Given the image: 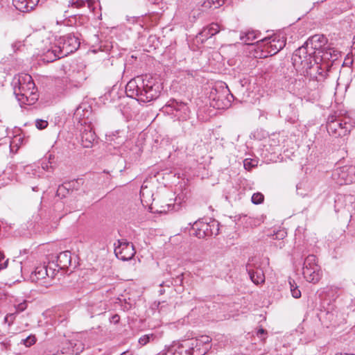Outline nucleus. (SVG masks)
<instances>
[{
	"mask_svg": "<svg viewBox=\"0 0 355 355\" xmlns=\"http://www.w3.org/2000/svg\"><path fill=\"white\" fill-rule=\"evenodd\" d=\"M246 270L252 282L258 285L265 282V275L261 268H253L250 264H248Z\"/></svg>",
	"mask_w": 355,
	"mask_h": 355,
	"instance_id": "obj_12",
	"label": "nucleus"
},
{
	"mask_svg": "<svg viewBox=\"0 0 355 355\" xmlns=\"http://www.w3.org/2000/svg\"><path fill=\"white\" fill-rule=\"evenodd\" d=\"M12 316V315H7L5 318H4V321L6 322H8V324L10 325L12 323V321H10V322H8V318H11Z\"/></svg>",
	"mask_w": 355,
	"mask_h": 355,
	"instance_id": "obj_48",
	"label": "nucleus"
},
{
	"mask_svg": "<svg viewBox=\"0 0 355 355\" xmlns=\"http://www.w3.org/2000/svg\"><path fill=\"white\" fill-rule=\"evenodd\" d=\"M89 129H85L81 134L82 146L84 148H91L96 139L95 132L88 126Z\"/></svg>",
	"mask_w": 355,
	"mask_h": 355,
	"instance_id": "obj_14",
	"label": "nucleus"
},
{
	"mask_svg": "<svg viewBox=\"0 0 355 355\" xmlns=\"http://www.w3.org/2000/svg\"><path fill=\"white\" fill-rule=\"evenodd\" d=\"M13 92L17 101L23 105H31L37 100V89L34 81L28 73L15 75L12 81Z\"/></svg>",
	"mask_w": 355,
	"mask_h": 355,
	"instance_id": "obj_3",
	"label": "nucleus"
},
{
	"mask_svg": "<svg viewBox=\"0 0 355 355\" xmlns=\"http://www.w3.org/2000/svg\"><path fill=\"white\" fill-rule=\"evenodd\" d=\"M260 41L266 42V44L267 45L269 44L270 47L271 48V50L269 51V53L274 55L278 53L285 46L284 41L278 40L276 43L275 39L270 41V38L266 37L263 40H261Z\"/></svg>",
	"mask_w": 355,
	"mask_h": 355,
	"instance_id": "obj_21",
	"label": "nucleus"
},
{
	"mask_svg": "<svg viewBox=\"0 0 355 355\" xmlns=\"http://www.w3.org/2000/svg\"><path fill=\"white\" fill-rule=\"evenodd\" d=\"M191 342L194 345L196 348V352L194 355H205L209 349V344L211 339L207 336H202L198 338H191Z\"/></svg>",
	"mask_w": 355,
	"mask_h": 355,
	"instance_id": "obj_9",
	"label": "nucleus"
},
{
	"mask_svg": "<svg viewBox=\"0 0 355 355\" xmlns=\"http://www.w3.org/2000/svg\"><path fill=\"white\" fill-rule=\"evenodd\" d=\"M327 43V39L324 35L316 34L311 36L305 42V46H309L311 51L315 54H320V51Z\"/></svg>",
	"mask_w": 355,
	"mask_h": 355,
	"instance_id": "obj_6",
	"label": "nucleus"
},
{
	"mask_svg": "<svg viewBox=\"0 0 355 355\" xmlns=\"http://www.w3.org/2000/svg\"><path fill=\"white\" fill-rule=\"evenodd\" d=\"M98 107L95 99L86 97L83 98L75 111H96Z\"/></svg>",
	"mask_w": 355,
	"mask_h": 355,
	"instance_id": "obj_17",
	"label": "nucleus"
},
{
	"mask_svg": "<svg viewBox=\"0 0 355 355\" xmlns=\"http://www.w3.org/2000/svg\"><path fill=\"white\" fill-rule=\"evenodd\" d=\"M336 355H354V354L340 353V354H336Z\"/></svg>",
	"mask_w": 355,
	"mask_h": 355,
	"instance_id": "obj_57",
	"label": "nucleus"
},
{
	"mask_svg": "<svg viewBox=\"0 0 355 355\" xmlns=\"http://www.w3.org/2000/svg\"><path fill=\"white\" fill-rule=\"evenodd\" d=\"M53 40L54 42L52 43L50 38L47 39L46 43L49 45L42 49L43 60L47 62H52L73 53L80 44L78 38L72 34L60 37L58 39L55 37Z\"/></svg>",
	"mask_w": 355,
	"mask_h": 355,
	"instance_id": "obj_2",
	"label": "nucleus"
},
{
	"mask_svg": "<svg viewBox=\"0 0 355 355\" xmlns=\"http://www.w3.org/2000/svg\"><path fill=\"white\" fill-rule=\"evenodd\" d=\"M258 36L259 33H257L254 31H248L241 32L239 39L246 45H253L254 44V41L258 38Z\"/></svg>",
	"mask_w": 355,
	"mask_h": 355,
	"instance_id": "obj_20",
	"label": "nucleus"
},
{
	"mask_svg": "<svg viewBox=\"0 0 355 355\" xmlns=\"http://www.w3.org/2000/svg\"><path fill=\"white\" fill-rule=\"evenodd\" d=\"M39 169L40 168L36 166L28 165L24 168V172L26 174L33 175L34 177H40V175L39 174Z\"/></svg>",
	"mask_w": 355,
	"mask_h": 355,
	"instance_id": "obj_29",
	"label": "nucleus"
},
{
	"mask_svg": "<svg viewBox=\"0 0 355 355\" xmlns=\"http://www.w3.org/2000/svg\"><path fill=\"white\" fill-rule=\"evenodd\" d=\"M225 198L227 200H229V197L228 196H225Z\"/></svg>",
	"mask_w": 355,
	"mask_h": 355,
	"instance_id": "obj_62",
	"label": "nucleus"
},
{
	"mask_svg": "<svg viewBox=\"0 0 355 355\" xmlns=\"http://www.w3.org/2000/svg\"><path fill=\"white\" fill-rule=\"evenodd\" d=\"M211 105L214 108V109H216V110H219L220 107H219V105H218V103H216V104H213L211 103Z\"/></svg>",
	"mask_w": 355,
	"mask_h": 355,
	"instance_id": "obj_50",
	"label": "nucleus"
},
{
	"mask_svg": "<svg viewBox=\"0 0 355 355\" xmlns=\"http://www.w3.org/2000/svg\"><path fill=\"white\" fill-rule=\"evenodd\" d=\"M288 282H289V285H290V288H291V290L292 288H295V285H297V284H295V281H294L293 279H289V281H288Z\"/></svg>",
	"mask_w": 355,
	"mask_h": 355,
	"instance_id": "obj_46",
	"label": "nucleus"
},
{
	"mask_svg": "<svg viewBox=\"0 0 355 355\" xmlns=\"http://www.w3.org/2000/svg\"><path fill=\"white\" fill-rule=\"evenodd\" d=\"M66 183L70 191L72 192L73 191L80 190V187L83 186L84 183V180L82 178H79L77 180H73Z\"/></svg>",
	"mask_w": 355,
	"mask_h": 355,
	"instance_id": "obj_26",
	"label": "nucleus"
},
{
	"mask_svg": "<svg viewBox=\"0 0 355 355\" xmlns=\"http://www.w3.org/2000/svg\"><path fill=\"white\" fill-rule=\"evenodd\" d=\"M42 168L44 171H47L49 169V164L43 162L42 163Z\"/></svg>",
	"mask_w": 355,
	"mask_h": 355,
	"instance_id": "obj_47",
	"label": "nucleus"
},
{
	"mask_svg": "<svg viewBox=\"0 0 355 355\" xmlns=\"http://www.w3.org/2000/svg\"><path fill=\"white\" fill-rule=\"evenodd\" d=\"M326 314H327V318H328L330 321L334 320V313L333 312L327 311Z\"/></svg>",
	"mask_w": 355,
	"mask_h": 355,
	"instance_id": "obj_43",
	"label": "nucleus"
},
{
	"mask_svg": "<svg viewBox=\"0 0 355 355\" xmlns=\"http://www.w3.org/2000/svg\"><path fill=\"white\" fill-rule=\"evenodd\" d=\"M264 196L261 193L257 192L252 195L251 200L254 205H259L263 202Z\"/></svg>",
	"mask_w": 355,
	"mask_h": 355,
	"instance_id": "obj_33",
	"label": "nucleus"
},
{
	"mask_svg": "<svg viewBox=\"0 0 355 355\" xmlns=\"http://www.w3.org/2000/svg\"><path fill=\"white\" fill-rule=\"evenodd\" d=\"M159 292V294H160V295H162V294H164V290H163V289H160Z\"/></svg>",
	"mask_w": 355,
	"mask_h": 355,
	"instance_id": "obj_58",
	"label": "nucleus"
},
{
	"mask_svg": "<svg viewBox=\"0 0 355 355\" xmlns=\"http://www.w3.org/2000/svg\"><path fill=\"white\" fill-rule=\"evenodd\" d=\"M49 125L48 121L41 119L35 120V126L39 130H43L46 128Z\"/></svg>",
	"mask_w": 355,
	"mask_h": 355,
	"instance_id": "obj_36",
	"label": "nucleus"
},
{
	"mask_svg": "<svg viewBox=\"0 0 355 355\" xmlns=\"http://www.w3.org/2000/svg\"><path fill=\"white\" fill-rule=\"evenodd\" d=\"M5 258L4 254L0 251V261Z\"/></svg>",
	"mask_w": 355,
	"mask_h": 355,
	"instance_id": "obj_53",
	"label": "nucleus"
},
{
	"mask_svg": "<svg viewBox=\"0 0 355 355\" xmlns=\"http://www.w3.org/2000/svg\"><path fill=\"white\" fill-rule=\"evenodd\" d=\"M336 123L338 124L337 126L338 127L339 130L341 131V132H343V130H344L345 129L350 130L347 125H349L350 128L355 126V121L353 122V124H351L349 117L347 116H345L343 120L338 119L336 117Z\"/></svg>",
	"mask_w": 355,
	"mask_h": 355,
	"instance_id": "obj_25",
	"label": "nucleus"
},
{
	"mask_svg": "<svg viewBox=\"0 0 355 355\" xmlns=\"http://www.w3.org/2000/svg\"><path fill=\"white\" fill-rule=\"evenodd\" d=\"M209 234H210V236H216L219 233V230H220V223L218 221L213 219V220H210V221L209 222Z\"/></svg>",
	"mask_w": 355,
	"mask_h": 355,
	"instance_id": "obj_27",
	"label": "nucleus"
},
{
	"mask_svg": "<svg viewBox=\"0 0 355 355\" xmlns=\"http://www.w3.org/2000/svg\"><path fill=\"white\" fill-rule=\"evenodd\" d=\"M74 115H75V119L76 121H78V123H80L81 125L87 124L86 120L81 118V116H82L81 114H80V116H79L76 112H74Z\"/></svg>",
	"mask_w": 355,
	"mask_h": 355,
	"instance_id": "obj_40",
	"label": "nucleus"
},
{
	"mask_svg": "<svg viewBox=\"0 0 355 355\" xmlns=\"http://www.w3.org/2000/svg\"><path fill=\"white\" fill-rule=\"evenodd\" d=\"M337 125L338 124L336 123V116L332 114L329 115L327 122V130L330 135L336 137H342L350 132V130L345 129L343 130V132H341Z\"/></svg>",
	"mask_w": 355,
	"mask_h": 355,
	"instance_id": "obj_11",
	"label": "nucleus"
},
{
	"mask_svg": "<svg viewBox=\"0 0 355 355\" xmlns=\"http://www.w3.org/2000/svg\"><path fill=\"white\" fill-rule=\"evenodd\" d=\"M166 107H171L174 111L186 110L188 109L187 103L174 98L170 99L165 105Z\"/></svg>",
	"mask_w": 355,
	"mask_h": 355,
	"instance_id": "obj_23",
	"label": "nucleus"
},
{
	"mask_svg": "<svg viewBox=\"0 0 355 355\" xmlns=\"http://www.w3.org/2000/svg\"><path fill=\"white\" fill-rule=\"evenodd\" d=\"M258 164V160L257 159L247 158L243 160V166L245 169L250 171L252 168L257 166Z\"/></svg>",
	"mask_w": 355,
	"mask_h": 355,
	"instance_id": "obj_30",
	"label": "nucleus"
},
{
	"mask_svg": "<svg viewBox=\"0 0 355 355\" xmlns=\"http://www.w3.org/2000/svg\"><path fill=\"white\" fill-rule=\"evenodd\" d=\"M220 32V26L216 23H212L204 28L197 36L202 42L209 39Z\"/></svg>",
	"mask_w": 355,
	"mask_h": 355,
	"instance_id": "obj_13",
	"label": "nucleus"
},
{
	"mask_svg": "<svg viewBox=\"0 0 355 355\" xmlns=\"http://www.w3.org/2000/svg\"><path fill=\"white\" fill-rule=\"evenodd\" d=\"M118 243L119 245L114 249L116 257L122 261L130 260L136 252L133 244L123 239L119 240Z\"/></svg>",
	"mask_w": 355,
	"mask_h": 355,
	"instance_id": "obj_5",
	"label": "nucleus"
},
{
	"mask_svg": "<svg viewBox=\"0 0 355 355\" xmlns=\"http://www.w3.org/2000/svg\"><path fill=\"white\" fill-rule=\"evenodd\" d=\"M234 99V96H233V94L231 93H229L227 95L225 100H223V110H227L231 106V102Z\"/></svg>",
	"mask_w": 355,
	"mask_h": 355,
	"instance_id": "obj_35",
	"label": "nucleus"
},
{
	"mask_svg": "<svg viewBox=\"0 0 355 355\" xmlns=\"http://www.w3.org/2000/svg\"><path fill=\"white\" fill-rule=\"evenodd\" d=\"M175 345L180 355H194L196 353V348L191 339L184 340Z\"/></svg>",
	"mask_w": 355,
	"mask_h": 355,
	"instance_id": "obj_16",
	"label": "nucleus"
},
{
	"mask_svg": "<svg viewBox=\"0 0 355 355\" xmlns=\"http://www.w3.org/2000/svg\"><path fill=\"white\" fill-rule=\"evenodd\" d=\"M286 235V232L284 230H279L275 233L273 236L275 239H283Z\"/></svg>",
	"mask_w": 355,
	"mask_h": 355,
	"instance_id": "obj_39",
	"label": "nucleus"
},
{
	"mask_svg": "<svg viewBox=\"0 0 355 355\" xmlns=\"http://www.w3.org/2000/svg\"><path fill=\"white\" fill-rule=\"evenodd\" d=\"M266 330H265V329H260L258 331V332H257V335H258V336H260V335H261V334H266Z\"/></svg>",
	"mask_w": 355,
	"mask_h": 355,
	"instance_id": "obj_49",
	"label": "nucleus"
},
{
	"mask_svg": "<svg viewBox=\"0 0 355 355\" xmlns=\"http://www.w3.org/2000/svg\"><path fill=\"white\" fill-rule=\"evenodd\" d=\"M224 87L227 89V92H230V89L228 88L227 85L225 83L223 82V88Z\"/></svg>",
	"mask_w": 355,
	"mask_h": 355,
	"instance_id": "obj_55",
	"label": "nucleus"
},
{
	"mask_svg": "<svg viewBox=\"0 0 355 355\" xmlns=\"http://www.w3.org/2000/svg\"><path fill=\"white\" fill-rule=\"evenodd\" d=\"M8 263V259H7L3 263H0V271L7 268Z\"/></svg>",
	"mask_w": 355,
	"mask_h": 355,
	"instance_id": "obj_45",
	"label": "nucleus"
},
{
	"mask_svg": "<svg viewBox=\"0 0 355 355\" xmlns=\"http://www.w3.org/2000/svg\"><path fill=\"white\" fill-rule=\"evenodd\" d=\"M291 295L294 298H300L301 297V291L298 288V286L295 285V288L291 289Z\"/></svg>",
	"mask_w": 355,
	"mask_h": 355,
	"instance_id": "obj_38",
	"label": "nucleus"
},
{
	"mask_svg": "<svg viewBox=\"0 0 355 355\" xmlns=\"http://www.w3.org/2000/svg\"><path fill=\"white\" fill-rule=\"evenodd\" d=\"M209 222H204L202 220L196 221L192 226V234L195 235L199 239H202L206 236H210L209 234Z\"/></svg>",
	"mask_w": 355,
	"mask_h": 355,
	"instance_id": "obj_10",
	"label": "nucleus"
},
{
	"mask_svg": "<svg viewBox=\"0 0 355 355\" xmlns=\"http://www.w3.org/2000/svg\"><path fill=\"white\" fill-rule=\"evenodd\" d=\"M168 286V287H169V286H170V285H169L168 284H166V282H163L162 284H160V286H161V287H162V286Z\"/></svg>",
	"mask_w": 355,
	"mask_h": 355,
	"instance_id": "obj_56",
	"label": "nucleus"
},
{
	"mask_svg": "<svg viewBox=\"0 0 355 355\" xmlns=\"http://www.w3.org/2000/svg\"><path fill=\"white\" fill-rule=\"evenodd\" d=\"M320 267L317 263V258L314 254H309L304 259L303 264V272L306 270H310L311 269L318 268Z\"/></svg>",
	"mask_w": 355,
	"mask_h": 355,
	"instance_id": "obj_22",
	"label": "nucleus"
},
{
	"mask_svg": "<svg viewBox=\"0 0 355 355\" xmlns=\"http://www.w3.org/2000/svg\"><path fill=\"white\" fill-rule=\"evenodd\" d=\"M159 86L155 78L145 74L131 79L125 86L127 96L140 103H147L159 96Z\"/></svg>",
	"mask_w": 355,
	"mask_h": 355,
	"instance_id": "obj_1",
	"label": "nucleus"
},
{
	"mask_svg": "<svg viewBox=\"0 0 355 355\" xmlns=\"http://www.w3.org/2000/svg\"><path fill=\"white\" fill-rule=\"evenodd\" d=\"M71 265V253L69 251L60 252L57 257V266L60 269L67 268Z\"/></svg>",
	"mask_w": 355,
	"mask_h": 355,
	"instance_id": "obj_19",
	"label": "nucleus"
},
{
	"mask_svg": "<svg viewBox=\"0 0 355 355\" xmlns=\"http://www.w3.org/2000/svg\"><path fill=\"white\" fill-rule=\"evenodd\" d=\"M32 189L34 191H37V187H32Z\"/></svg>",
	"mask_w": 355,
	"mask_h": 355,
	"instance_id": "obj_60",
	"label": "nucleus"
},
{
	"mask_svg": "<svg viewBox=\"0 0 355 355\" xmlns=\"http://www.w3.org/2000/svg\"><path fill=\"white\" fill-rule=\"evenodd\" d=\"M36 337L34 335H30L24 339H22L21 343L24 344L26 347H31L36 342Z\"/></svg>",
	"mask_w": 355,
	"mask_h": 355,
	"instance_id": "obj_32",
	"label": "nucleus"
},
{
	"mask_svg": "<svg viewBox=\"0 0 355 355\" xmlns=\"http://www.w3.org/2000/svg\"><path fill=\"white\" fill-rule=\"evenodd\" d=\"M213 2V4L214 6V8H217L221 6L220 3V0H211Z\"/></svg>",
	"mask_w": 355,
	"mask_h": 355,
	"instance_id": "obj_44",
	"label": "nucleus"
},
{
	"mask_svg": "<svg viewBox=\"0 0 355 355\" xmlns=\"http://www.w3.org/2000/svg\"><path fill=\"white\" fill-rule=\"evenodd\" d=\"M85 0H69L68 7L73 8H81L85 6Z\"/></svg>",
	"mask_w": 355,
	"mask_h": 355,
	"instance_id": "obj_31",
	"label": "nucleus"
},
{
	"mask_svg": "<svg viewBox=\"0 0 355 355\" xmlns=\"http://www.w3.org/2000/svg\"><path fill=\"white\" fill-rule=\"evenodd\" d=\"M197 117L200 119V115L198 114V112H197Z\"/></svg>",
	"mask_w": 355,
	"mask_h": 355,
	"instance_id": "obj_61",
	"label": "nucleus"
},
{
	"mask_svg": "<svg viewBox=\"0 0 355 355\" xmlns=\"http://www.w3.org/2000/svg\"><path fill=\"white\" fill-rule=\"evenodd\" d=\"M15 8L21 12H28L38 3L39 0H12Z\"/></svg>",
	"mask_w": 355,
	"mask_h": 355,
	"instance_id": "obj_15",
	"label": "nucleus"
},
{
	"mask_svg": "<svg viewBox=\"0 0 355 355\" xmlns=\"http://www.w3.org/2000/svg\"><path fill=\"white\" fill-rule=\"evenodd\" d=\"M121 355H132V353L130 351H125L123 352Z\"/></svg>",
	"mask_w": 355,
	"mask_h": 355,
	"instance_id": "obj_52",
	"label": "nucleus"
},
{
	"mask_svg": "<svg viewBox=\"0 0 355 355\" xmlns=\"http://www.w3.org/2000/svg\"><path fill=\"white\" fill-rule=\"evenodd\" d=\"M24 47H25V44H24L23 42H21V41L15 42L12 44V48L14 52H17L18 51H23Z\"/></svg>",
	"mask_w": 355,
	"mask_h": 355,
	"instance_id": "obj_37",
	"label": "nucleus"
},
{
	"mask_svg": "<svg viewBox=\"0 0 355 355\" xmlns=\"http://www.w3.org/2000/svg\"><path fill=\"white\" fill-rule=\"evenodd\" d=\"M183 282V273L180 275H178L175 279V282L176 284L182 285Z\"/></svg>",
	"mask_w": 355,
	"mask_h": 355,
	"instance_id": "obj_42",
	"label": "nucleus"
},
{
	"mask_svg": "<svg viewBox=\"0 0 355 355\" xmlns=\"http://www.w3.org/2000/svg\"><path fill=\"white\" fill-rule=\"evenodd\" d=\"M53 158H54V156H53L52 154H49V155L48 159H49V162L50 164H51V162H50V160H51V159H53Z\"/></svg>",
	"mask_w": 355,
	"mask_h": 355,
	"instance_id": "obj_54",
	"label": "nucleus"
},
{
	"mask_svg": "<svg viewBox=\"0 0 355 355\" xmlns=\"http://www.w3.org/2000/svg\"><path fill=\"white\" fill-rule=\"evenodd\" d=\"M116 317H118V315H114V320H116Z\"/></svg>",
	"mask_w": 355,
	"mask_h": 355,
	"instance_id": "obj_64",
	"label": "nucleus"
},
{
	"mask_svg": "<svg viewBox=\"0 0 355 355\" xmlns=\"http://www.w3.org/2000/svg\"><path fill=\"white\" fill-rule=\"evenodd\" d=\"M286 120H287L288 121H290L291 123H295V121H296L295 117H294L293 119V118H291H291H289V119H287V118H286Z\"/></svg>",
	"mask_w": 355,
	"mask_h": 355,
	"instance_id": "obj_51",
	"label": "nucleus"
},
{
	"mask_svg": "<svg viewBox=\"0 0 355 355\" xmlns=\"http://www.w3.org/2000/svg\"><path fill=\"white\" fill-rule=\"evenodd\" d=\"M116 317H118V315H114V320H116Z\"/></svg>",
	"mask_w": 355,
	"mask_h": 355,
	"instance_id": "obj_63",
	"label": "nucleus"
},
{
	"mask_svg": "<svg viewBox=\"0 0 355 355\" xmlns=\"http://www.w3.org/2000/svg\"><path fill=\"white\" fill-rule=\"evenodd\" d=\"M27 307L26 302H24L22 303L19 304L16 306L17 311L18 312H22L24 311Z\"/></svg>",
	"mask_w": 355,
	"mask_h": 355,
	"instance_id": "obj_41",
	"label": "nucleus"
},
{
	"mask_svg": "<svg viewBox=\"0 0 355 355\" xmlns=\"http://www.w3.org/2000/svg\"><path fill=\"white\" fill-rule=\"evenodd\" d=\"M318 60L322 63H329L331 67L340 56V53L336 49L330 46L324 47L318 54Z\"/></svg>",
	"mask_w": 355,
	"mask_h": 355,
	"instance_id": "obj_8",
	"label": "nucleus"
},
{
	"mask_svg": "<svg viewBox=\"0 0 355 355\" xmlns=\"http://www.w3.org/2000/svg\"><path fill=\"white\" fill-rule=\"evenodd\" d=\"M318 56L315 55L309 46H305V42L293 54L292 61L295 67L302 66V68L308 69L311 67L313 62H317Z\"/></svg>",
	"mask_w": 355,
	"mask_h": 355,
	"instance_id": "obj_4",
	"label": "nucleus"
},
{
	"mask_svg": "<svg viewBox=\"0 0 355 355\" xmlns=\"http://www.w3.org/2000/svg\"><path fill=\"white\" fill-rule=\"evenodd\" d=\"M154 338L155 336L153 334L144 335L139 339V343L142 346L146 345L150 342V339H153Z\"/></svg>",
	"mask_w": 355,
	"mask_h": 355,
	"instance_id": "obj_34",
	"label": "nucleus"
},
{
	"mask_svg": "<svg viewBox=\"0 0 355 355\" xmlns=\"http://www.w3.org/2000/svg\"><path fill=\"white\" fill-rule=\"evenodd\" d=\"M70 192L69 187L67 186V183L64 182L58 187L56 196L62 198H65Z\"/></svg>",
	"mask_w": 355,
	"mask_h": 355,
	"instance_id": "obj_28",
	"label": "nucleus"
},
{
	"mask_svg": "<svg viewBox=\"0 0 355 355\" xmlns=\"http://www.w3.org/2000/svg\"><path fill=\"white\" fill-rule=\"evenodd\" d=\"M46 276H49L48 268L46 266H40L35 268L34 275H32L31 278L34 281H38L45 278Z\"/></svg>",
	"mask_w": 355,
	"mask_h": 355,
	"instance_id": "obj_24",
	"label": "nucleus"
},
{
	"mask_svg": "<svg viewBox=\"0 0 355 355\" xmlns=\"http://www.w3.org/2000/svg\"><path fill=\"white\" fill-rule=\"evenodd\" d=\"M330 68L331 64L329 63H322L317 60V62H314L313 65L312 63L311 67L308 69L311 70L310 74L313 76L317 81H322L327 76Z\"/></svg>",
	"mask_w": 355,
	"mask_h": 355,
	"instance_id": "obj_7",
	"label": "nucleus"
},
{
	"mask_svg": "<svg viewBox=\"0 0 355 355\" xmlns=\"http://www.w3.org/2000/svg\"><path fill=\"white\" fill-rule=\"evenodd\" d=\"M72 354H75L76 355H78L79 354V352H75L73 349L71 352Z\"/></svg>",
	"mask_w": 355,
	"mask_h": 355,
	"instance_id": "obj_59",
	"label": "nucleus"
},
{
	"mask_svg": "<svg viewBox=\"0 0 355 355\" xmlns=\"http://www.w3.org/2000/svg\"><path fill=\"white\" fill-rule=\"evenodd\" d=\"M302 274L307 282L313 284L318 283L322 275L320 267H318L317 269L314 268L311 269L310 270H306V271L302 272Z\"/></svg>",
	"mask_w": 355,
	"mask_h": 355,
	"instance_id": "obj_18",
	"label": "nucleus"
}]
</instances>
